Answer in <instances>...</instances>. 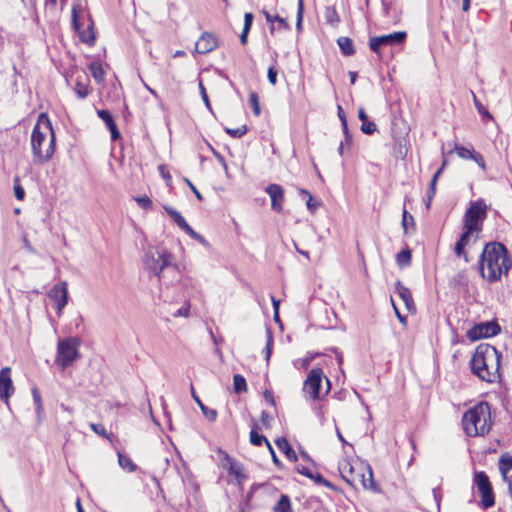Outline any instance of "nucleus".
Listing matches in <instances>:
<instances>
[{
	"label": "nucleus",
	"mask_w": 512,
	"mask_h": 512,
	"mask_svg": "<svg viewBox=\"0 0 512 512\" xmlns=\"http://www.w3.org/2000/svg\"><path fill=\"white\" fill-rule=\"evenodd\" d=\"M473 485L481 496L480 506L485 510L492 507L495 504V497L492 484L484 471L474 473Z\"/></svg>",
	"instance_id": "nucleus-8"
},
{
	"label": "nucleus",
	"mask_w": 512,
	"mask_h": 512,
	"mask_svg": "<svg viewBox=\"0 0 512 512\" xmlns=\"http://www.w3.org/2000/svg\"><path fill=\"white\" fill-rule=\"evenodd\" d=\"M501 353L489 344L477 346L471 361V371L483 381L493 383L500 378Z\"/></svg>",
	"instance_id": "nucleus-2"
},
{
	"label": "nucleus",
	"mask_w": 512,
	"mask_h": 512,
	"mask_svg": "<svg viewBox=\"0 0 512 512\" xmlns=\"http://www.w3.org/2000/svg\"><path fill=\"white\" fill-rule=\"evenodd\" d=\"M218 45V38L215 34L203 32L195 44V51L199 54H207L215 50Z\"/></svg>",
	"instance_id": "nucleus-13"
},
{
	"label": "nucleus",
	"mask_w": 512,
	"mask_h": 512,
	"mask_svg": "<svg viewBox=\"0 0 512 512\" xmlns=\"http://www.w3.org/2000/svg\"><path fill=\"white\" fill-rule=\"evenodd\" d=\"M272 342H273L272 336H271V334H268L267 343H266V347H265V354H266L267 361L269 360V358L271 356Z\"/></svg>",
	"instance_id": "nucleus-56"
},
{
	"label": "nucleus",
	"mask_w": 512,
	"mask_h": 512,
	"mask_svg": "<svg viewBox=\"0 0 512 512\" xmlns=\"http://www.w3.org/2000/svg\"><path fill=\"white\" fill-rule=\"evenodd\" d=\"M14 195L16 197L17 200H23L24 197H25V191L23 189V187L19 184H16L14 186Z\"/></svg>",
	"instance_id": "nucleus-54"
},
{
	"label": "nucleus",
	"mask_w": 512,
	"mask_h": 512,
	"mask_svg": "<svg viewBox=\"0 0 512 512\" xmlns=\"http://www.w3.org/2000/svg\"><path fill=\"white\" fill-rule=\"evenodd\" d=\"M254 16L252 13L247 12L244 14V26L242 33L240 34V42L245 45L248 42V34L253 24Z\"/></svg>",
	"instance_id": "nucleus-27"
},
{
	"label": "nucleus",
	"mask_w": 512,
	"mask_h": 512,
	"mask_svg": "<svg viewBox=\"0 0 512 512\" xmlns=\"http://www.w3.org/2000/svg\"><path fill=\"white\" fill-rule=\"evenodd\" d=\"M265 192L271 198V208L276 212L283 210L284 189L279 184H269L265 188Z\"/></svg>",
	"instance_id": "nucleus-15"
},
{
	"label": "nucleus",
	"mask_w": 512,
	"mask_h": 512,
	"mask_svg": "<svg viewBox=\"0 0 512 512\" xmlns=\"http://www.w3.org/2000/svg\"><path fill=\"white\" fill-rule=\"evenodd\" d=\"M199 88H200L201 96L205 103V106L211 111L212 109H211L210 101H209L208 95L206 93V90H205V87H204L202 81H199Z\"/></svg>",
	"instance_id": "nucleus-50"
},
{
	"label": "nucleus",
	"mask_w": 512,
	"mask_h": 512,
	"mask_svg": "<svg viewBox=\"0 0 512 512\" xmlns=\"http://www.w3.org/2000/svg\"><path fill=\"white\" fill-rule=\"evenodd\" d=\"M395 291L404 302L406 309L410 312L415 311V305L410 289L404 286L401 281H397L395 283Z\"/></svg>",
	"instance_id": "nucleus-20"
},
{
	"label": "nucleus",
	"mask_w": 512,
	"mask_h": 512,
	"mask_svg": "<svg viewBox=\"0 0 512 512\" xmlns=\"http://www.w3.org/2000/svg\"><path fill=\"white\" fill-rule=\"evenodd\" d=\"M323 371L321 368H313L307 375L303 384L304 394L311 400L320 399Z\"/></svg>",
	"instance_id": "nucleus-9"
},
{
	"label": "nucleus",
	"mask_w": 512,
	"mask_h": 512,
	"mask_svg": "<svg viewBox=\"0 0 512 512\" xmlns=\"http://www.w3.org/2000/svg\"><path fill=\"white\" fill-rule=\"evenodd\" d=\"M49 297L56 303L57 314L60 316L68 303V288L66 282L56 284L49 292Z\"/></svg>",
	"instance_id": "nucleus-12"
},
{
	"label": "nucleus",
	"mask_w": 512,
	"mask_h": 512,
	"mask_svg": "<svg viewBox=\"0 0 512 512\" xmlns=\"http://www.w3.org/2000/svg\"><path fill=\"white\" fill-rule=\"evenodd\" d=\"M498 467L504 481H507L509 479L508 472L512 470V455L503 453L499 458Z\"/></svg>",
	"instance_id": "nucleus-25"
},
{
	"label": "nucleus",
	"mask_w": 512,
	"mask_h": 512,
	"mask_svg": "<svg viewBox=\"0 0 512 512\" xmlns=\"http://www.w3.org/2000/svg\"><path fill=\"white\" fill-rule=\"evenodd\" d=\"M249 102L253 109V112L256 116H259L261 113V108L259 104V97L256 92H251L249 95Z\"/></svg>",
	"instance_id": "nucleus-37"
},
{
	"label": "nucleus",
	"mask_w": 512,
	"mask_h": 512,
	"mask_svg": "<svg viewBox=\"0 0 512 512\" xmlns=\"http://www.w3.org/2000/svg\"><path fill=\"white\" fill-rule=\"evenodd\" d=\"M165 211L167 214L173 219V221L177 224L181 219L184 217L174 208L171 206H164Z\"/></svg>",
	"instance_id": "nucleus-41"
},
{
	"label": "nucleus",
	"mask_w": 512,
	"mask_h": 512,
	"mask_svg": "<svg viewBox=\"0 0 512 512\" xmlns=\"http://www.w3.org/2000/svg\"><path fill=\"white\" fill-rule=\"evenodd\" d=\"M360 484L364 489H370L376 491V483L373 478L372 468L368 464H359L357 471L356 486Z\"/></svg>",
	"instance_id": "nucleus-14"
},
{
	"label": "nucleus",
	"mask_w": 512,
	"mask_h": 512,
	"mask_svg": "<svg viewBox=\"0 0 512 512\" xmlns=\"http://www.w3.org/2000/svg\"><path fill=\"white\" fill-rule=\"evenodd\" d=\"M159 171H160L162 177L166 180L167 184L170 185L171 176H170L169 172L165 171V166L164 165H160L159 166Z\"/></svg>",
	"instance_id": "nucleus-61"
},
{
	"label": "nucleus",
	"mask_w": 512,
	"mask_h": 512,
	"mask_svg": "<svg viewBox=\"0 0 512 512\" xmlns=\"http://www.w3.org/2000/svg\"><path fill=\"white\" fill-rule=\"evenodd\" d=\"M277 74H278V72L274 66H270L268 68L267 77H268L269 82L272 85H275L277 82Z\"/></svg>",
	"instance_id": "nucleus-49"
},
{
	"label": "nucleus",
	"mask_w": 512,
	"mask_h": 512,
	"mask_svg": "<svg viewBox=\"0 0 512 512\" xmlns=\"http://www.w3.org/2000/svg\"><path fill=\"white\" fill-rule=\"evenodd\" d=\"M72 25L74 29L78 32L79 37L82 42L92 45L95 41V35L92 31V24H89L87 30L81 31L80 28V17L77 7H73L72 9Z\"/></svg>",
	"instance_id": "nucleus-16"
},
{
	"label": "nucleus",
	"mask_w": 512,
	"mask_h": 512,
	"mask_svg": "<svg viewBox=\"0 0 512 512\" xmlns=\"http://www.w3.org/2000/svg\"><path fill=\"white\" fill-rule=\"evenodd\" d=\"M135 200L137 204L143 209H149L152 206V201L147 196L137 197Z\"/></svg>",
	"instance_id": "nucleus-43"
},
{
	"label": "nucleus",
	"mask_w": 512,
	"mask_h": 512,
	"mask_svg": "<svg viewBox=\"0 0 512 512\" xmlns=\"http://www.w3.org/2000/svg\"><path fill=\"white\" fill-rule=\"evenodd\" d=\"M432 493H433V498H434V500L436 502L437 508L439 509L440 508V502H441V499H442L441 488L440 487L433 488Z\"/></svg>",
	"instance_id": "nucleus-53"
},
{
	"label": "nucleus",
	"mask_w": 512,
	"mask_h": 512,
	"mask_svg": "<svg viewBox=\"0 0 512 512\" xmlns=\"http://www.w3.org/2000/svg\"><path fill=\"white\" fill-rule=\"evenodd\" d=\"M89 71L93 78L98 82H103L105 79V71L99 62H92L89 65Z\"/></svg>",
	"instance_id": "nucleus-31"
},
{
	"label": "nucleus",
	"mask_w": 512,
	"mask_h": 512,
	"mask_svg": "<svg viewBox=\"0 0 512 512\" xmlns=\"http://www.w3.org/2000/svg\"><path fill=\"white\" fill-rule=\"evenodd\" d=\"M278 449L285 454V456L292 462H296L298 457L294 449L289 444L288 440L284 437H279L275 440Z\"/></svg>",
	"instance_id": "nucleus-23"
},
{
	"label": "nucleus",
	"mask_w": 512,
	"mask_h": 512,
	"mask_svg": "<svg viewBox=\"0 0 512 512\" xmlns=\"http://www.w3.org/2000/svg\"><path fill=\"white\" fill-rule=\"evenodd\" d=\"M303 14H304V3H303V0H298V5H297V21H296V28H297L298 31H300L302 29Z\"/></svg>",
	"instance_id": "nucleus-40"
},
{
	"label": "nucleus",
	"mask_w": 512,
	"mask_h": 512,
	"mask_svg": "<svg viewBox=\"0 0 512 512\" xmlns=\"http://www.w3.org/2000/svg\"><path fill=\"white\" fill-rule=\"evenodd\" d=\"M392 305H393V308H394V311H395V314L398 318V320L403 324V325H406L407 323V318L406 316L402 315L400 313V311L398 310V308L396 307V305L394 304V302L392 301Z\"/></svg>",
	"instance_id": "nucleus-60"
},
{
	"label": "nucleus",
	"mask_w": 512,
	"mask_h": 512,
	"mask_svg": "<svg viewBox=\"0 0 512 512\" xmlns=\"http://www.w3.org/2000/svg\"><path fill=\"white\" fill-rule=\"evenodd\" d=\"M512 267L506 246L497 241L485 244L479 259V270L484 279L496 282Z\"/></svg>",
	"instance_id": "nucleus-1"
},
{
	"label": "nucleus",
	"mask_w": 512,
	"mask_h": 512,
	"mask_svg": "<svg viewBox=\"0 0 512 512\" xmlns=\"http://www.w3.org/2000/svg\"><path fill=\"white\" fill-rule=\"evenodd\" d=\"M13 391L11 369L9 367L2 368L0 370V399L7 401Z\"/></svg>",
	"instance_id": "nucleus-18"
},
{
	"label": "nucleus",
	"mask_w": 512,
	"mask_h": 512,
	"mask_svg": "<svg viewBox=\"0 0 512 512\" xmlns=\"http://www.w3.org/2000/svg\"><path fill=\"white\" fill-rule=\"evenodd\" d=\"M455 151L457 155L462 159H471L474 153L476 152L473 149L457 145L455 146Z\"/></svg>",
	"instance_id": "nucleus-38"
},
{
	"label": "nucleus",
	"mask_w": 512,
	"mask_h": 512,
	"mask_svg": "<svg viewBox=\"0 0 512 512\" xmlns=\"http://www.w3.org/2000/svg\"><path fill=\"white\" fill-rule=\"evenodd\" d=\"M487 205L481 199L471 202L464 214V229L481 232L483 221L487 217Z\"/></svg>",
	"instance_id": "nucleus-7"
},
{
	"label": "nucleus",
	"mask_w": 512,
	"mask_h": 512,
	"mask_svg": "<svg viewBox=\"0 0 512 512\" xmlns=\"http://www.w3.org/2000/svg\"><path fill=\"white\" fill-rule=\"evenodd\" d=\"M306 206L308 208V210L312 213H314L317 209V207L319 206V203L314 201L312 195L307 197L306 199Z\"/></svg>",
	"instance_id": "nucleus-51"
},
{
	"label": "nucleus",
	"mask_w": 512,
	"mask_h": 512,
	"mask_svg": "<svg viewBox=\"0 0 512 512\" xmlns=\"http://www.w3.org/2000/svg\"><path fill=\"white\" fill-rule=\"evenodd\" d=\"M406 36V32L403 31L393 32L382 36H374L369 39V47L374 53L380 54L381 47L401 44L405 41Z\"/></svg>",
	"instance_id": "nucleus-10"
},
{
	"label": "nucleus",
	"mask_w": 512,
	"mask_h": 512,
	"mask_svg": "<svg viewBox=\"0 0 512 512\" xmlns=\"http://www.w3.org/2000/svg\"><path fill=\"white\" fill-rule=\"evenodd\" d=\"M359 465L353 466L348 461H344L339 466L342 478L351 486L356 487V477Z\"/></svg>",
	"instance_id": "nucleus-19"
},
{
	"label": "nucleus",
	"mask_w": 512,
	"mask_h": 512,
	"mask_svg": "<svg viewBox=\"0 0 512 512\" xmlns=\"http://www.w3.org/2000/svg\"><path fill=\"white\" fill-rule=\"evenodd\" d=\"M267 447L269 449V452L272 456V460H273V463L278 466V467H281L282 466V463L281 461L279 460V458L277 457L273 447L271 446L270 442H267Z\"/></svg>",
	"instance_id": "nucleus-55"
},
{
	"label": "nucleus",
	"mask_w": 512,
	"mask_h": 512,
	"mask_svg": "<svg viewBox=\"0 0 512 512\" xmlns=\"http://www.w3.org/2000/svg\"><path fill=\"white\" fill-rule=\"evenodd\" d=\"M463 427L470 437L483 436L491 429V409L487 402H480L463 415Z\"/></svg>",
	"instance_id": "nucleus-4"
},
{
	"label": "nucleus",
	"mask_w": 512,
	"mask_h": 512,
	"mask_svg": "<svg viewBox=\"0 0 512 512\" xmlns=\"http://www.w3.org/2000/svg\"><path fill=\"white\" fill-rule=\"evenodd\" d=\"M474 233L475 232L472 230L464 229V232L461 234L454 247L456 256L463 258L465 262H468V256L465 252V247L468 246L472 240L475 242L477 239V235L474 237Z\"/></svg>",
	"instance_id": "nucleus-17"
},
{
	"label": "nucleus",
	"mask_w": 512,
	"mask_h": 512,
	"mask_svg": "<svg viewBox=\"0 0 512 512\" xmlns=\"http://www.w3.org/2000/svg\"><path fill=\"white\" fill-rule=\"evenodd\" d=\"M315 481V483L319 484V485H322V486H325V487H329L331 488L332 487V484L326 480L321 474L319 473H316V474H313V477L311 478Z\"/></svg>",
	"instance_id": "nucleus-46"
},
{
	"label": "nucleus",
	"mask_w": 512,
	"mask_h": 512,
	"mask_svg": "<svg viewBox=\"0 0 512 512\" xmlns=\"http://www.w3.org/2000/svg\"><path fill=\"white\" fill-rule=\"evenodd\" d=\"M273 512H293L291 500L288 495L282 494L273 507Z\"/></svg>",
	"instance_id": "nucleus-28"
},
{
	"label": "nucleus",
	"mask_w": 512,
	"mask_h": 512,
	"mask_svg": "<svg viewBox=\"0 0 512 512\" xmlns=\"http://www.w3.org/2000/svg\"><path fill=\"white\" fill-rule=\"evenodd\" d=\"M233 388L235 393L240 394L247 390V383L245 378L240 374H235L233 377Z\"/></svg>",
	"instance_id": "nucleus-33"
},
{
	"label": "nucleus",
	"mask_w": 512,
	"mask_h": 512,
	"mask_svg": "<svg viewBox=\"0 0 512 512\" xmlns=\"http://www.w3.org/2000/svg\"><path fill=\"white\" fill-rule=\"evenodd\" d=\"M474 102H475V106H476L478 112L481 115L487 116L488 118H492V116L490 115L488 110L476 99L475 96H474Z\"/></svg>",
	"instance_id": "nucleus-52"
},
{
	"label": "nucleus",
	"mask_w": 512,
	"mask_h": 512,
	"mask_svg": "<svg viewBox=\"0 0 512 512\" xmlns=\"http://www.w3.org/2000/svg\"><path fill=\"white\" fill-rule=\"evenodd\" d=\"M500 327L495 321H486L475 324L467 331V337L471 341H477L482 338H488L497 335Z\"/></svg>",
	"instance_id": "nucleus-11"
},
{
	"label": "nucleus",
	"mask_w": 512,
	"mask_h": 512,
	"mask_svg": "<svg viewBox=\"0 0 512 512\" xmlns=\"http://www.w3.org/2000/svg\"><path fill=\"white\" fill-rule=\"evenodd\" d=\"M189 310H190L189 305H187L186 307H181L173 314V316L174 317H180V316L187 317L189 315Z\"/></svg>",
	"instance_id": "nucleus-59"
},
{
	"label": "nucleus",
	"mask_w": 512,
	"mask_h": 512,
	"mask_svg": "<svg viewBox=\"0 0 512 512\" xmlns=\"http://www.w3.org/2000/svg\"><path fill=\"white\" fill-rule=\"evenodd\" d=\"M32 396H33V400L36 404V409L38 412H40L42 410V401H41L40 393L36 387H34L32 389Z\"/></svg>",
	"instance_id": "nucleus-47"
},
{
	"label": "nucleus",
	"mask_w": 512,
	"mask_h": 512,
	"mask_svg": "<svg viewBox=\"0 0 512 512\" xmlns=\"http://www.w3.org/2000/svg\"><path fill=\"white\" fill-rule=\"evenodd\" d=\"M248 129L246 125L240 126L236 129L226 128L225 132L234 138H241L247 133Z\"/></svg>",
	"instance_id": "nucleus-39"
},
{
	"label": "nucleus",
	"mask_w": 512,
	"mask_h": 512,
	"mask_svg": "<svg viewBox=\"0 0 512 512\" xmlns=\"http://www.w3.org/2000/svg\"><path fill=\"white\" fill-rule=\"evenodd\" d=\"M90 427L91 429L98 435L104 437V438H109L108 434H107V431L105 429V427L100 424V423H91L90 424Z\"/></svg>",
	"instance_id": "nucleus-42"
},
{
	"label": "nucleus",
	"mask_w": 512,
	"mask_h": 512,
	"mask_svg": "<svg viewBox=\"0 0 512 512\" xmlns=\"http://www.w3.org/2000/svg\"><path fill=\"white\" fill-rule=\"evenodd\" d=\"M118 463L120 465V467H122L123 469H126L128 470L129 472H133L136 470V465L132 462V460L130 459V457L122 454V453H118Z\"/></svg>",
	"instance_id": "nucleus-35"
},
{
	"label": "nucleus",
	"mask_w": 512,
	"mask_h": 512,
	"mask_svg": "<svg viewBox=\"0 0 512 512\" xmlns=\"http://www.w3.org/2000/svg\"><path fill=\"white\" fill-rule=\"evenodd\" d=\"M264 398H265V400H266L268 403H270L271 405H275V400H274V396H273L272 392H270V391L266 390V391L264 392Z\"/></svg>",
	"instance_id": "nucleus-62"
},
{
	"label": "nucleus",
	"mask_w": 512,
	"mask_h": 512,
	"mask_svg": "<svg viewBox=\"0 0 512 512\" xmlns=\"http://www.w3.org/2000/svg\"><path fill=\"white\" fill-rule=\"evenodd\" d=\"M261 428L258 426L257 423L252 424V429L250 431V442L254 446H261L263 442L267 444L269 442L264 435H261L258 433V430Z\"/></svg>",
	"instance_id": "nucleus-30"
},
{
	"label": "nucleus",
	"mask_w": 512,
	"mask_h": 512,
	"mask_svg": "<svg viewBox=\"0 0 512 512\" xmlns=\"http://www.w3.org/2000/svg\"><path fill=\"white\" fill-rule=\"evenodd\" d=\"M34 163L43 164L51 159L55 150V133L50 120L41 114L31 134Z\"/></svg>",
	"instance_id": "nucleus-3"
},
{
	"label": "nucleus",
	"mask_w": 512,
	"mask_h": 512,
	"mask_svg": "<svg viewBox=\"0 0 512 512\" xmlns=\"http://www.w3.org/2000/svg\"><path fill=\"white\" fill-rule=\"evenodd\" d=\"M325 17L328 23L333 24L339 21L338 15L334 9L327 8Z\"/></svg>",
	"instance_id": "nucleus-44"
},
{
	"label": "nucleus",
	"mask_w": 512,
	"mask_h": 512,
	"mask_svg": "<svg viewBox=\"0 0 512 512\" xmlns=\"http://www.w3.org/2000/svg\"><path fill=\"white\" fill-rule=\"evenodd\" d=\"M74 90L79 99H85L90 93L88 84L82 82L80 79L76 81Z\"/></svg>",
	"instance_id": "nucleus-34"
},
{
	"label": "nucleus",
	"mask_w": 512,
	"mask_h": 512,
	"mask_svg": "<svg viewBox=\"0 0 512 512\" xmlns=\"http://www.w3.org/2000/svg\"><path fill=\"white\" fill-rule=\"evenodd\" d=\"M296 470L298 473L308 477V478H312L313 477V473L305 466L303 465H297L296 466Z\"/></svg>",
	"instance_id": "nucleus-57"
},
{
	"label": "nucleus",
	"mask_w": 512,
	"mask_h": 512,
	"mask_svg": "<svg viewBox=\"0 0 512 512\" xmlns=\"http://www.w3.org/2000/svg\"><path fill=\"white\" fill-rule=\"evenodd\" d=\"M358 118L361 121V131L364 134L371 135L376 131V124L368 119V116L363 108L358 110Z\"/></svg>",
	"instance_id": "nucleus-24"
},
{
	"label": "nucleus",
	"mask_w": 512,
	"mask_h": 512,
	"mask_svg": "<svg viewBox=\"0 0 512 512\" xmlns=\"http://www.w3.org/2000/svg\"><path fill=\"white\" fill-rule=\"evenodd\" d=\"M191 238L193 239H197V237H199V234L197 232H195L191 226H189L188 228L185 229V231Z\"/></svg>",
	"instance_id": "nucleus-64"
},
{
	"label": "nucleus",
	"mask_w": 512,
	"mask_h": 512,
	"mask_svg": "<svg viewBox=\"0 0 512 512\" xmlns=\"http://www.w3.org/2000/svg\"><path fill=\"white\" fill-rule=\"evenodd\" d=\"M471 160L476 162L483 171H486V164L484 158L479 152H475Z\"/></svg>",
	"instance_id": "nucleus-48"
},
{
	"label": "nucleus",
	"mask_w": 512,
	"mask_h": 512,
	"mask_svg": "<svg viewBox=\"0 0 512 512\" xmlns=\"http://www.w3.org/2000/svg\"><path fill=\"white\" fill-rule=\"evenodd\" d=\"M409 226L414 227V218L411 214L408 213L406 208H403V215H402V227L404 229V233H408Z\"/></svg>",
	"instance_id": "nucleus-36"
},
{
	"label": "nucleus",
	"mask_w": 512,
	"mask_h": 512,
	"mask_svg": "<svg viewBox=\"0 0 512 512\" xmlns=\"http://www.w3.org/2000/svg\"><path fill=\"white\" fill-rule=\"evenodd\" d=\"M191 395L194 401L198 404L200 407L203 415L211 422L215 421L217 418V411L215 409H210L207 406L204 405V402L200 400V398L197 396V394L194 391L193 386H191Z\"/></svg>",
	"instance_id": "nucleus-26"
},
{
	"label": "nucleus",
	"mask_w": 512,
	"mask_h": 512,
	"mask_svg": "<svg viewBox=\"0 0 512 512\" xmlns=\"http://www.w3.org/2000/svg\"><path fill=\"white\" fill-rule=\"evenodd\" d=\"M261 424L265 427V428H270L271 427V423L273 421V417L270 413H268L267 411H262L261 413Z\"/></svg>",
	"instance_id": "nucleus-45"
},
{
	"label": "nucleus",
	"mask_w": 512,
	"mask_h": 512,
	"mask_svg": "<svg viewBox=\"0 0 512 512\" xmlns=\"http://www.w3.org/2000/svg\"><path fill=\"white\" fill-rule=\"evenodd\" d=\"M184 181L189 186V188L192 190V192L195 194L196 198L198 200H202L203 197H202L201 193L197 190V188L194 186V184L188 178H185Z\"/></svg>",
	"instance_id": "nucleus-58"
},
{
	"label": "nucleus",
	"mask_w": 512,
	"mask_h": 512,
	"mask_svg": "<svg viewBox=\"0 0 512 512\" xmlns=\"http://www.w3.org/2000/svg\"><path fill=\"white\" fill-rule=\"evenodd\" d=\"M263 14L265 16L267 23L271 24L269 28L271 34H273L274 31L276 30V27L273 25L274 22H277L278 29L290 30V25L285 18H282L279 15H272L268 11H263Z\"/></svg>",
	"instance_id": "nucleus-22"
},
{
	"label": "nucleus",
	"mask_w": 512,
	"mask_h": 512,
	"mask_svg": "<svg viewBox=\"0 0 512 512\" xmlns=\"http://www.w3.org/2000/svg\"><path fill=\"white\" fill-rule=\"evenodd\" d=\"M79 344V339L75 337L65 338L58 342L55 362L61 369H66L80 357Z\"/></svg>",
	"instance_id": "nucleus-6"
},
{
	"label": "nucleus",
	"mask_w": 512,
	"mask_h": 512,
	"mask_svg": "<svg viewBox=\"0 0 512 512\" xmlns=\"http://www.w3.org/2000/svg\"><path fill=\"white\" fill-rule=\"evenodd\" d=\"M341 125H342L344 136L351 135V133L348 129L347 119H342Z\"/></svg>",
	"instance_id": "nucleus-63"
},
{
	"label": "nucleus",
	"mask_w": 512,
	"mask_h": 512,
	"mask_svg": "<svg viewBox=\"0 0 512 512\" xmlns=\"http://www.w3.org/2000/svg\"><path fill=\"white\" fill-rule=\"evenodd\" d=\"M412 254L409 249H403L396 255L397 264L400 267H406L411 264Z\"/></svg>",
	"instance_id": "nucleus-32"
},
{
	"label": "nucleus",
	"mask_w": 512,
	"mask_h": 512,
	"mask_svg": "<svg viewBox=\"0 0 512 512\" xmlns=\"http://www.w3.org/2000/svg\"><path fill=\"white\" fill-rule=\"evenodd\" d=\"M97 115L99 118H101L104 123L106 124L108 130L111 133V139L113 141L119 139L121 137L120 132L117 128V125L111 115V113L108 110H98Z\"/></svg>",
	"instance_id": "nucleus-21"
},
{
	"label": "nucleus",
	"mask_w": 512,
	"mask_h": 512,
	"mask_svg": "<svg viewBox=\"0 0 512 512\" xmlns=\"http://www.w3.org/2000/svg\"><path fill=\"white\" fill-rule=\"evenodd\" d=\"M173 255L162 248H149L144 256V262L147 268L152 271L159 280L161 273L167 269L168 271H177V266L172 263Z\"/></svg>",
	"instance_id": "nucleus-5"
},
{
	"label": "nucleus",
	"mask_w": 512,
	"mask_h": 512,
	"mask_svg": "<svg viewBox=\"0 0 512 512\" xmlns=\"http://www.w3.org/2000/svg\"><path fill=\"white\" fill-rule=\"evenodd\" d=\"M337 43L344 55L351 56L355 53L353 41L349 37H339Z\"/></svg>",
	"instance_id": "nucleus-29"
}]
</instances>
